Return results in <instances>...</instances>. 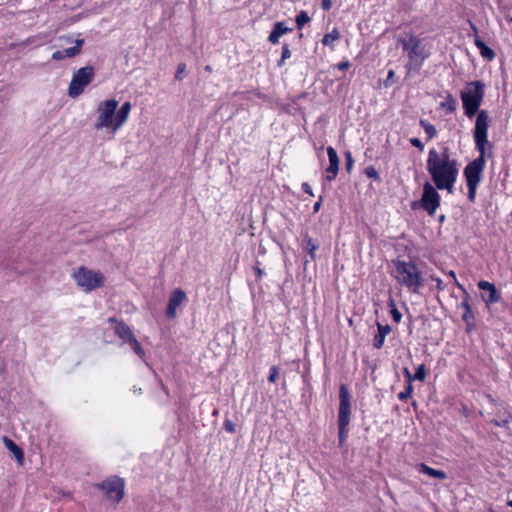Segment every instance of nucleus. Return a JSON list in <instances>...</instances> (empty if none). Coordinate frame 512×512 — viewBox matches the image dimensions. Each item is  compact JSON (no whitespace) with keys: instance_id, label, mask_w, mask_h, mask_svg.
Returning a JSON list of instances; mask_svg holds the SVG:
<instances>
[{"instance_id":"nucleus-6","label":"nucleus","mask_w":512,"mask_h":512,"mask_svg":"<svg viewBox=\"0 0 512 512\" xmlns=\"http://www.w3.org/2000/svg\"><path fill=\"white\" fill-rule=\"evenodd\" d=\"M397 43L407 53L410 61L409 69L414 66L418 70L427 58V54L421 45V40L415 35L408 34L406 37H399Z\"/></svg>"},{"instance_id":"nucleus-19","label":"nucleus","mask_w":512,"mask_h":512,"mask_svg":"<svg viewBox=\"0 0 512 512\" xmlns=\"http://www.w3.org/2000/svg\"><path fill=\"white\" fill-rule=\"evenodd\" d=\"M116 322V326H115V334L123 340V342H126V343H129L130 341H132V339L135 338V335L133 334L131 328L126 324L124 323L123 321H115Z\"/></svg>"},{"instance_id":"nucleus-43","label":"nucleus","mask_w":512,"mask_h":512,"mask_svg":"<svg viewBox=\"0 0 512 512\" xmlns=\"http://www.w3.org/2000/svg\"><path fill=\"white\" fill-rule=\"evenodd\" d=\"M448 275H449L450 277H452V278H453V281H454L455 285H456L459 289H461L463 292H465V288H464V286H463L461 283H459V282H458V280H457V278H456V274H455V272L451 270V271H449Z\"/></svg>"},{"instance_id":"nucleus-4","label":"nucleus","mask_w":512,"mask_h":512,"mask_svg":"<svg viewBox=\"0 0 512 512\" xmlns=\"http://www.w3.org/2000/svg\"><path fill=\"white\" fill-rule=\"evenodd\" d=\"M485 156L486 154L479 153V156L469 162L463 171L468 189L467 196L471 203H474L476 200L477 188L483 178V172L486 165Z\"/></svg>"},{"instance_id":"nucleus-31","label":"nucleus","mask_w":512,"mask_h":512,"mask_svg":"<svg viewBox=\"0 0 512 512\" xmlns=\"http://www.w3.org/2000/svg\"><path fill=\"white\" fill-rule=\"evenodd\" d=\"M291 57V51L288 44H284L282 47V55L280 60L278 61V66H283L285 60L289 59Z\"/></svg>"},{"instance_id":"nucleus-55","label":"nucleus","mask_w":512,"mask_h":512,"mask_svg":"<svg viewBox=\"0 0 512 512\" xmlns=\"http://www.w3.org/2000/svg\"><path fill=\"white\" fill-rule=\"evenodd\" d=\"M444 220H445V215H441V216L439 217V221H440V222H444Z\"/></svg>"},{"instance_id":"nucleus-22","label":"nucleus","mask_w":512,"mask_h":512,"mask_svg":"<svg viewBox=\"0 0 512 512\" xmlns=\"http://www.w3.org/2000/svg\"><path fill=\"white\" fill-rule=\"evenodd\" d=\"M416 469L419 473L428 475L429 477H432V478L444 480L447 477L446 473L443 470H437V469L431 468L424 463L418 464L416 466Z\"/></svg>"},{"instance_id":"nucleus-51","label":"nucleus","mask_w":512,"mask_h":512,"mask_svg":"<svg viewBox=\"0 0 512 512\" xmlns=\"http://www.w3.org/2000/svg\"><path fill=\"white\" fill-rule=\"evenodd\" d=\"M471 318H473V316H472V311H471V312H467V310H466V311L464 312L463 316H462V319H463L466 323H468V322H469V320H470Z\"/></svg>"},{"instance_id":"nucleus-57","label":"nucleus","mask_w":512,"mask_h":512,"mask_svg":"<svg viewBox=\"0 0 512 512\" xmlns=\"http://www.w3.org/2000/svg\"><path fill=\"white\" fill-rule=\"evenodd\" d=\"M507 505H508V506H510V507H512V500H509V501L507 502Z\"/></svg>"},{"instance_id":"nucleus-5","label":"nucleus","mask_w":512,"mask_h":512,"mask_svg":"<svg viewBox=\"0 0 512 512\" xmlns=\"http://www.w3.org/2000/svg\"><path fill=\"white\" fill-rule=\"evenodd\" d=\"M118 104L116 99H106L97 105V117L94 123L95 130L109 129L113 135L119 130L115 128Z\"/></svg>"},{"instance_id":"nucleus-3","label":"nucleus","mask_w":512,"mask_h":512,"mask_svg":"<svg viewBox=\"0 0 512 512\" xmlns=\"http://www.w3.org/2000/svg\"><path fill=\"white\" fill-rule=\"evenodd\" d=\"M484 94L485 85L478 80L469 82L460 92L464 114L468 118H472L479 112Z\"/></svg>"},{"instance_id":"nucleus-13","label":"nucleus","mask_w":512,"mask_h":512,"mask_svg":"<svg viewBox=\"0 0 512 512\" xmlns=\"http://www.w3.org/2000/svg\"><path fill=\"white\" fill-rule=\"evenodd\" d=\"M187 301V295L184 290L178 288L175 289L169 300L166 309V316L169 319H174L177 315V308Z\"/></svg>"},{"instance_id":"nucleus-39","label":"nucleus","mask_w":512,"mask_h":512,"mask_svg":"<svg viewBox=\"0 0 512 512\" xmlns=\"http://www.w3.org/2000/svg\"><path fill=\"white\" fill-rule=\"evenodd\" d=\"M223 426H224V429L229 433H235V431H236L235 424L229 419H226L224 421Z\"/></svg>"},{"instance_id":"nucleus-20","label":"nucleus","mask_w":512,"mask_h":512,"mask_svg":"<svg viewBox=\"0 0 512 512\" xmlns=\"http://www.w3.org/2000/svg\"><path fill=\"white\" fill-rule=\"evenodd\" d=\"M377 330L378 333L374 336L373 346L376 349H381L384 345L385 337L391 332V327L377 322Z\"/></svg>"},{"instance_id":"nucleus-27","label":"nucleus","mask_w":512,"mask_h":512,"mask_svg":"<svg viewBox=\"0 0 512 512\" xmlns=\"http://www.w3.org/2000/svg\"><path fill=\"white\" fill-rule=\"evenodd\" d=\"M319 248V244L314 242L313 239L309 236H306V252L308 253L311 260L316 259L315 252Z\"/></svg>"},{"instance_id":"nucleus-30","label":"nucleus","mask_w":512,"mask_h":512,"mask_svg":"<svg viewBox=\"0 0 512 512\" xmlns=\"http://www.w3.org/2000/svg\"><path fill=\"white\" fill-rule=\"evenodd\" d=\"M310 21V17L306 11H301L296 16V24L298 29H302L303 26Z\"/></svg>"},{"instance_id":"nucleus-25","label":"nucleus","mask_w":512,"mask_h":512,"mask_svg":"<svg viewBox=\"0 0 512 512\" xmlns=\"http://www.w3.org/2000/svg\"><path fill=\"white\" fill-rule=\"evenodd\" d=\"M440 107L444 108L447 112L452 113L456 110L457 100L452 94H447L445 100L440 103Z\"/></svg>"},{"instance_id":"nucleus-7","label":"nucleus","mask_w":512,"mask_h":512,"mask_svg":"<svg viewBox=\"0 0 512 512\" xmlns=\"http://www.w3.org/2000/svg\"><path fill=\"white\" fill-rule=\"evenodd\" d=\"M77 285L85 292H91L104 285V276L100 271L79 267L72 275Z\"/></svg>"},{"instance_id":"nucleus-49","label":"nucleus","mask_w":512,"mask_h":512,"mask_svg":"<svg viewBox=\"0 0 512 512\" xmlns=\"http://www.w3.org/2000/svg\"><path fill=\"white\" fill-rule=\"evenodd\" d=\"M337 67L339 70H346L350 67V63L348 61H342L338 63Z\"/></svg>"},{"instance_id":"nucleus-16","label":"nucleus","mask_w":512,"mask_h":512,"mask_svg":"<svg viewBox=\"0 0 512 512\" xmlns=\"http://www.w3.org/2000/svg\"><path fill=\"white\" fill-rule=\"evenodd\" d=\"M471 28L475 32L474 44L479 49L481 56L488 61H492L496 56L495 52L480 39L477 35V27L472 23Z\"/></svg>"},{"instance_id":"nucleus-17","label":"nucleus","mask_w":512,"mask_h":512,"mask_svg":"<svg viewBox=\"0 0 512 512\" xmlns=\"http://www.w3.org/2000/svg\"><path fill=\"white\" fill-rule=\"evenodd\" d=\"M131 109V103L129 101H126L121 105V107L118 110H116V129H121L123 125L127 122Z\"/></svg>"},{"instance_id":"nucleus-53","label":"nucleus","mask_w":512,"mask_h":512,"mask_svg":"<svg viewBox=\"0 0 512 512\" xmlns=\"http://www.w3.org/2000/svg\"><path fill=\"white\" fill-rule=\"evenodd\" d=\"M255 272L259 278L265 274L264 271L259 267H255Z\"/></svg>"},{"instance_id":"nucleus-48","label":"nucleus","mask_w":512,"mask_h":512,"mask_svg":"<svg viewBox=\"0 0 512 512\" xmlns=\"http://www.w3.org/2000/svg\"><path fill=\"white\" fill-rule=\"evenodd\" d=\"M404 375H405V378L407 379V384H412V381L414 380V378L408 368H404Z\"/></svg>"},{"instance_id":"nucleus-11","label":"nucleus","mask_w":512,"mask_h":512,"mask_svg":"<svg viewBox=\"0 0 512 512\" xmlns=\"http://www.w3.org/2000/svg\"><path fill=\"white\" fill-rule=\"evenodd\" d=\"M351 416L350 393L346 385H340L339 389V410L338 426H348Z\"/></svg>"},{"instance_id":"nucleus-34","label":"nucleus","mask_w":512,"mask_h":512,"mask_svg":"<svg viewBox=\"0 0 512 512\" xmlns=\"http://www.w3.org/2000/svg\"><path fill=\"white\" fill-rule=\"evenodd\" d=\"M391 316L393 318V320L396 322V323H399L402 319V314L401 312L397 309V307L395 306V303L394 301H391Z\"/></svg>"},{"instance_id":"nucleus-52","label":"nucleus","mask_w":512,"mask_h":512,"mask_svg":"<svg viewBox=\"0 0 512 512\" xmlns=\"http://www.w3.org/2000/svg\"><path fill=\"white\" fill-rule=\"evenodd\" d=\"M322 204V197L319 198V200L314 204L313 211L316 213L320 210Z\"/></svg>"},{"instance_id":"nucleus-47","label":"nucleus","mask_w":512,"mask_h":512,"mask_svg":"<svg viewBox=\"0 0 512 512\" xmlns=\"http://www.w3.org/2000/svg\"><path fill=\"white\" fill-rule=\"evenodd\" d=\"M321 7L324 11H329L332 7V1L331 0H322Z\"/></svg>"},{"instance_id":"nucleus-23","label":"nucleus","mask_w":512,"mask_h":512,"mask_svg":"<svg viewBox=\"0 0 512 512\" xmlns=\"http://www.w3.org/2000/svg\"><path fill=\"white\" fill-rule=\"evenodd\" d=\"M83 44H84V39H76L75 45L73 47L63 49L67 58H73V57L79 55L82 52Z\"/></svg>"},{"instance_id":"nucleus-1","label":"nucleus","mask_w":512,"mask_h":512,"mask_svg":"<svg viewBox=\"0 0 512 512\" xmlns=\"http://www.w3.org/2000/svg\"><path fill=\"white\" fill-rule=\"evenodd\" d=\"M426 169L436 188L447 190L449 193L453 192L459 174V166L448 147H443L441 150L430 149Z\"/></svg>"},{"instance_id":"nucleus-42","label":"nucleus","mask_w":512,"mask_h":512,"mask_svg":"<svg viewBox=\"0 0 512 512\" xmlns=\"http://www.w3.org/2000/svg\"><path fill=\"white\" fill-rule=\"evenodd\" d=\"M410 144L415 147V148H418L420 151H423L424 150V145L423 143L421 142L420 139L418 138H411L410 139Z\"/></svg>"},{"instance_id":"nucleus-46","label":"nucleus","mask_w":512,"mask_h":512,"mask_svg":"<svg viewBox=\"0 0 512 512\" xmlns=\"http://www.w3.org/2000/svg\"><path fill=\"white\" fill-rule=\"evenodd\" d=\"M352 166H353V158L351 156V153L347 152L346 153V168H347V170L350 171Z\"/></svg>"},{"instance_id":"nucleus-28","label":"nucleus","mask_w":512,"mask_h":512,"mask_svg":"<svg viewBox=\"0 0 512 512\" xmlns=\"http://www.w3.org/2000/svg\"><path fill=\"white\" fill-rule=\"evenodd\" d=\"M420 126L424 129L425 133L428 136V139L431 140L437 135V130L435 126L431 123H429L426 120L421 119L420 120Z\"/></svg>"},{"instance_id":"nucleus-44","label":"nucleus","mask_w":512,"mask_h":512,"mask_svg":"<svg viewBox=\"0 0 512 512\" xmlns=\"http://www.w3.org/2000/svg\"><path fill=\"white\" fill-rule=\"evenodd\" d=\"M431 280L436 282V285H437V288L438 290H441L443 291L445 289V286L443 284V281L439 278V277H436V276H431Z\"/></svg>"},{"instance_id":"nucleus-56","label":"nucleus","mask_w":512,"mask_h":512,"mask_svg":"<svg viewBox=\"0 0 512 512\" xmlns=\"http://www.w3.org/2000/svg\"><path fill=\"white\" fill-rule=\"evenodd\" d=\"M205 70H206V71H211V70H212V69H211V66L207 65V66L205 67Z\"/></svg>"},{"instance_id":"nucleus-32","label":"nucleus","mask_w":512,"mask_h":512,"mask_svg":"<svg viewBox=\"0 0 512 512\" xmlns=\"http://www.w3.org/2000/svg\"><path fill=\"white\" fill-rule=\"evenodd\" d=\"M412 392H413L412 384H407L405 390L398 394V399L401 401H405L408 398H410V396L412 395Z\"/></svg>"},{"instance_id":"nucleus-38","label":"nucleus","mask_w":512,"mask_h":512,"mask_svg":"<svg viewBox=\"0 0 512 512\" xmlns=\"http://www.w3.org/2000/svg\"><path fill=\"white\" fill-rule=\"evenodd\" d=\"M464 295H465V296H464V298H463V300H462V302H461L460 306H461L465 311L467 310V312H471V306H470V304H469V294H468V292H467L466 290H465V292H464Z\"/></svg>"},{"instance_id":"nucleus-35","label":"nucleus","mask_w":512,"mask_h":512,"mask_svg":"<svg viewBox=\"0 0 512 512\" xmlns=\"http://www.w3.org/2000/svg\"><path fill=\"white\" fill-rule=\"evenodd\" d=\"M365 175L368 178H373L375 180L379 179V174H378V172L376 171V169L373 166L366 167Z\"/></svg>"},{"instance_id":"nucleus-29","label":"nucleus","mask_w":512,"mask_h":512,"mask_svg":"<svg viewBox=\"0 0 512 512\" xmlns=\"http://www.w3.org/2000/svg\"><path fill=\"white\" fill-rule=\"evenodd\" d=\"M128 344L131 346V349L134 351V353L137 356H139L142 359L144 358V356H145L144 349L142 348V346L140 345V343L138 342L136 337L134 339H132V341H130Z\"/></svg>"},{"instance_id":"nucleus-18","label":"nucleus","mask_w":512,"mask_h":512,"mask_svg":"<svg viewBox=\"0 0 512 512\" xmlns=\"http://www.w3.org/2000/svg\"><path fill=\"white\" fill-rule=\"evenodd\" d=\"M291 31L292 28L285 26L284 22H275L273 25V29L268 37V40L272 44H278L280 37Z\"/></svg>"},{"instance_id":"nucleus-41","label":"nucleus","mask_w":512,"mask_h":512,"mask_svg":"<svg viewBox=\"0 0 512 512\" xmlns=\"http://www.w3.org/2000/svg\"><path fill=\"white\" fill-rule=\"evenodd\" d=\"M65 58H67V56L65 55L64 50H57L54 53H52V59L55 61H61Z\"/></svg>"},{"instance_id":"nucleus-37","label":"nucleus","mask_w":512,"mask_h":512,"mask_svg":"<svg viewBox=\"0 0 512 512\" xmlns=\"http://www.w3.org/2000/svg\"><path fill=\"white\" fill-rule=\"evenodd\" d=\"M279 375L278 368L276 366H272L269 371L268 381L274 383Z\"/></svg>"},{"instance_id":"nucleus-14","label":"nucleus","mask_w":512,"mask_h":512,"mask_svg":"<svg viewBox=\"0 0 512 512\" xmlns=\"http://www.w3.org/2000/svg\"><path fill=\"white\" fill-rule=\"evenodd\" d=\"M478 288L483 292L488 293L487 295L485 293L482 294V299L484 300L485 304L488 307L500 301V293L498 292L496 286L493 283L482 280L478 282Z\"/></svg>"},{"instance_id":"nucleus-40","label":"nucleus","mask_w":512,"mask_h":512,"mask_svg":"<svg viewBox=\"0 0 512 512\" xmlns=\"http://www.w3.org/2000/svg\"><path fill=\"white\" fill-rule=\"evenodd\" d=\"M347 427L348 426H338L339 428V442L340 444H342L345 440H346V437H347Z\"/></svg>"},{"instance_id":"nucleus-33","label":"nucleus","mask_w":512,"mask_h":512,"mask_svg":"<svg viewBox=\"0 0 512 512\" xmlns=\"http://www.w3.org/2000/svg\"><path fill=\"white\" fill-rule=\"evenodd\" d=\"M425 377H426L425 366L423 364H421L416 369V372L413 375V378H414V380L424 381Z\"/></svg>"},{"instance_id":"nucleus-2","label":"nucleus","mask_w":512,"mask_h":512,"mask_svg":"<svg viewBox=\"0 0 512 512\" xmlns=\"http://www.w3.org/2000/svg\"><path fill=\"white\" fill-rule=\"evenodd\" d=\"M392 276L403 287L412 293H419L424 279L418 266L413 261L394 260Z\"/></svg>"},{"instance_id":"nucleus-45","label":"nucleus","mask_w":512,"mask_h":512,"mask_svg":"<svg viewBox=\"0 0 512 512\" xmlns=\"http://www.w3.org/2000/svg\"><path fill=\"white\" fill-rule=\"evenodd\" d=\"M60 41H65L66 43H75V40L72 34L63 35L59 37Z\"/></svg>"},{"instance_id":"nucleus-15","label":"nucleus","mask_w":512,"mask_h":512,"mask_svg":"<svg viewBox=\"0 0 512 512\" xmlns=\"http://www.w3.org/2000/svg\"><path fill=\"white\" fill-rule=\"evenodd\" d=\"M327 155H328V159H329V166L326 169L327 175H326L325 179L327 181H332L336 178V176L338 174L339 157H338L336 150L331 146H329L327 148Z\"/></svg>"},{"instance_id":"nucleus-26","label":"nucleus","mask_w":512,"mask_h":512,"mask_svg":"<svg viewBox=\"0 0 512 512\" xmlns=\"http://www.w3.org/2000/svg\"><path fill=\"white\" fill-rule=\"evenodd\" d=\"M340 39V33L337 29H333L322 38V44L325 46H332L334 42Z\"/></svg>"},{"instance_id":"nucleus-8","label":"nucleus","mask_w":512,"mask_h":512,"mask_svg":"<svg viewBox=\"0 0 512 512\" xmlns=\"http://www.w3.org/2000/svg\"><path fill=\"white\" fill-rule=\"evenodd\" d=\"M437 189L438 188L433 186L430 182H425L421 199L412 203V209L422 208L428 215L434 216L441 201Z\"/></svg>"},{"instance_id":"nucleus-10","label":"nucleus","mask_w":512,"mask_h":512,"mask_svg":"<svg viewBox=\"0 0 512 512\" xmlns=\"http://www.w3.org/2000/svg\"><path fill=\"white\" fill-rule=\"evenodd\" d=\"M490 117L486 110H480L477 113L475 128H474V142L477 151L480 154H486V146L491 145L488 142V127H489Z\"/></svg>"},{"instance_id":"nucleus-12","label":"nucleus","mask_w":512,"mask_h":512,"mask_svg":"<svg viewBox=\"0 0 512 512\" xmlns=\"http://www.w3.org/2000/svg\"><path fill=\"white\" fill-rule=\"evenodd\" d=\"M98 487L102 489L108 498L118 503L124 495V480L119 477H112L104 480Z\"/></svg>"},{"instance_id":"nucleus-50","label":"nucleus","mask_w":512,"mask_h":512,"mask_svg":"<svg viewBox=\"0 0 512 512\" xmlns=\"http://www.w3.org/2000/svg\"><path fill=\"white\" fill-rule=\"evenodd\" d=\"M302 189H303L306 193H308L309 195L313 196L312 188H311V186H310L308 183H306V182H305V183H303V184H302Z\"/></svg>"},{"instance_id":"nucleus-21","label":"nucleus","mask_w":512,"mask_h":512,"mask_svg":"<svg viewBox=\"0 0 512 512\" xmlns=\"http://www.w3.org/2000/svg\"><path fill=\"white\" fill-rule=\"evenodd\" d=\"M4 446L14 455L17 462L21 465L24 462V452L23 450L10 438L7 436L3 437Z\"/></svg>"},{"instance_id":"nucleus-36","label":"nucleus","mask_w":512,"mask_h":512,"mask_svg":"<svg viewBox=\"0 0 512 512\" xmlns=\"http://www.w3.org/2000/svg\"><path fill=\"white\" fill-rule=\"evenodd\" d=\"M186 72V64L184 63H180L177 67V71H176V74H175V78L177 80H182L183 77H184V74Z\"/></svg>"},{"instance_id":"nucleus-9","label":"nucleus","mask_w":512,"mask_h":512,"mask_svg":"<svg viewBox=\"0 0 512 512\" xmlns=\"http://www.w3.org/2000/svg\"><path fill=\"white\" fill-rule=\"evenodd\" d=\"M95 71L92 66H85L78 69L72 76L71 82L68 87V96L70 98H77L80 96L84 89L93 81Z\"/></svg>"},{"instance_id":"nucleus-24","label":"nucleus","mask_w":512,"mask_h":512,"mask_svg":"<svg viewBox=\"0 0 512 512\" xmlns=\"http://www.w3.org/2000/svg\"><path fill=\"white\" fill-rule=\"evenodd\" d=\"M510 420V414L507 411L499 412L493 419H491V423L499 427H506Z\"/></svg>"},{"instance_id":"nucleus-54","label":"nucleus","mask_w":512,"mask_h":512,"mask_svg":"<svg viewBox=\"0 0 512 512\" xmlns=\"http://www.w3.org/2000/svg\"><path fill=\"white\" fill-rule=\"evenodd\" d=\"M394 76V71L393 70H389L388 72V76H387V81H389L390 79H392Z\"/></svg>"}]
</instances>
